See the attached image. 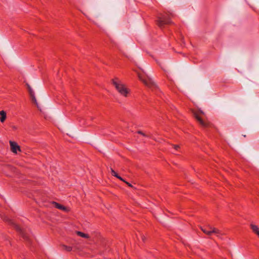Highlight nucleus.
<instances>
[{"mask_svg":"<svg viewBox=\"0 0 259 259\" xmlns=\"http://www.w3.org/2000/svg\"><path fill=\"white\" fill-rule=\"evenodd\" d=\"M112 83L118 93L125 98L128 97L131 95V90L127 88L118 78L113 79Z\"/></svg>","mask_w":259,"mask_h":259,"instance_id":"nucleus-1","label":"nucleus"},{"mask_svg":"<svg viewBox=\"0 0 259 259\" xmlns=\"http://www.w3.org/2000/svg\"><path fill=\"white\" fill-rule=\"evenodd\" d=\"M157 24L159 27H162L164 25L170 24L171 21H170V17H166L165 15H161L157 18Z\"/></svg>","mask_w":259,"mask_h":259,"instance_id":"nucleus-2","label":"nucleus"},{"mask_svg":"<svg viewBox=\"0 0 259 259\" xmlns=\"http://www.w3.org/2000/svg\"><path fill=\"white\" fill-rule=\"evenodd\" d=\"M194 116L195 118H196V119L197 120V121L198 122V123L201 126H202L203 127H208V124H209L206 121H204L202 119V118L200 117L199 113H197V112L194 113Z\"/></svg>","mask_w":259,"mask_h":259,"instance_id":"nucleus-3","label":"nucleus"},{"mask_svg":"<svg viewBox=\"0 0 259 259\" xmlns=\"http://www.w3.org/2000/svg\"><path fill=\"white\" fill-rule=\"evenodd\" d=\"M11 150L12 152L17 153L18 151H21L20 147L15 142L10 141Z\"/></svg>","mask_w":259,"mask_h":259,"instance_id":"nucleus-4","label":"nucleus"},{"mask_svg":"<svg viewBox=\"0 0 259 259\" xmlns=\"http://www.w3.org/2000/svg\"><path fill=\"white\" fill-rule=\"evenodd\" d=\"M53 204L54 205V206L59 209H60L64 212H68L69 211H70V209L69 208V207H66L63 205H61L56 202H53Z\"/></svg>","mask_w":259,"mask_h":259,"instance_id":"nucleus-5","label":"nucleus"},{"mask_svg":"<svg viewBox=\"0 0 259 259\" xmlns=\"http://www.w3.org/2000/svg\"><path fill=\"white\" fill-rule=\"evenodd\" d=\"M27 88H28V91H29V94L32 98V100L33 101V102L36 104L37 107L38 108V106L37 105V101H36V99L35 97V96H34V92L33 91L32 88H31V87L30 86V85H29L28 84H27Z\"/></svg>","mask_w":259,"mask_h":259,"instance_id":"nucleus-6","label":"nucleus"},{"mask_svg":"<svg viewBox=\"0 0 259 259\" xmlns=\"http://www.w3.org/2000/svg\"><path fill=\"white\" fill-rule=\"evenodd\" d=\"M140 79L143 81V82L147 87L152 88L154 85V83L149 79H143L141 77H139Z\"/></svg>","mask_w":259,"mask_h":259,"instance_id":"nucleus-7","label":"nucleus"},{"mask_svg":"<svg viewBox=\"0 0 259 259\" xmlns=\"http://www.w3.org/2000/svg\"><path fill=\"white\" fill-rule=\"evenodd\" d=\"M250 228L252 229V231L255 234L257 235L259 237V228H258V226L256 225H253V224H251Z\"/></svg>","mask_w":259,"mask_h":259,"instance_id":"nucleus-8","label":"nucleus"},{"mask_svg":"<svg viewBox=\"0 0 259 259\" xmlns=\"http://www.w3.org/2000/svg\"><path fill=\"white\" fill-rule=\"evenodd\" d=\"M0 116H1V117H0L1 122H4L6 119V117H7L6 112L4 110L0 111Z\"/></svg>","mask_w":259,"mask_h":259,"instance_id":"nucleus-9","label":"nucleus"},{"mask_svg":"<svg viewBox=\"0 0 259 259\" xmlns=\"http://www.w3.org/2000/svg\"><path fill=\"white\" fill-rule=\"evenodd\" d=\"M16 229L17 231L19 232L23 238L25 239H28V236L25 235L23 232V231L18 226H15Z\"/></svg>","mask_w":259,"mask_h":259,"instance_id":"nucleus-10","label":"nucleus"},{"mask_svg":"<svg viewBox=\"0 0 259 259\" xmlns=\"http://www.w3.org/2000/svg\"><path fill=\"white\" fill-rule=\"evenodd\" d=\"M212 232L213 234H215L217 236L219 237H220L221 236L223 235L220 230L215 228H212Z\"/></svg>","mask_w":259,"mask_h":259,"instance_id":"nucleus-11","label":"nucleus"},{"mask_svg":"<svg viewBox=\"0 0 259 259\" xmlns=\"http://www.w3.org/2000/svg\"><path fill=\"white\" fill-rule=\"evenodd\" d=\"M62 249L66 251H70L72 250V247L70 246H66L65 245H62L61 246Z\"/></svg>","mask_w":259,"mask_h":259,"instance_id":"nucleus-12","label":"nucleus"},{"mask_svg":"<svg viewBox=\"0 0 259 259\" xmlns=\"http://www.w3.org/2000/svg\"><path fill=\"white\" fill-rule=\"evenodd\" d=\"M77 234L78 236H80L81 237H83V238H88L89 237L88 234L83 233H82L81 232H80V231H77Z\"/></svg>","mask_w":259,"mask_h":259,"instance_id":"nucleus-13","label":"nucleus"},{"mask_svg":"<svg viewBox=\"0 0 259 259\" xmlns=\"http://www.w3.org/2000/svg\"><path fill=\"white\" fill-rule=\"evenodd\" d=\"M204 233L208 236L211 235L213 234L212 227H209V231H204Z\"/></svg>","mask_w":259,"mask_h":259,"instance_id":"nucleus-14","label":"nucleus"},{"mask_svg":"<svg viewBox=\"0 0 259 259\" xmlns=\"http://www.w3.org/2000/svg\"><path fill=\"white\" fill-rule=\"evenodd\" d=\"M116 178L119 179L120 180L124 182V180H123L120 176H119L117 173L116 174L115 176H114Z\"/></svg>","mask_w":259,"mask_h":259,"instance_id":"nucleus-15","label":"nucleus"},{"mask_svg":"<svg viewBox=\"0 0 259 259\" xmlns=\"http://www.w3.org/2000/svg\"><path fill=\"white\" fill-rule=\"evenodd\" d=\"M111 173L112 176H115V175L117 172L115 170H114L112 168H111Z\"/></svg>","mask_w":259,"mask_h":259,"instance_id":"nucleus-16","label":"nucleus"},{"mask_svg":"<svg viewBox=\"0 0 259 259\" xmlns=\"http://www.w3.org/2000/svg\"><path fill=\"white\" fill-rule=\"evenodd\" d=\"M201 230L204 232V231H209V227L207 228H201Z\"/></svg>","mask_w":259,"mask_h":259,"instance_id":"nucleus-17","label":"nucleus"},{"mask_svg":"<svg viewBox=\"0 0 259 259\" xmlns=\"http://www.w3.org/2000/svg\"><path fill=\"white\" fill-rule=\"evenodd\" d=\"M173 147L175 150H178L180 146L178 145H173Z\"/></svg>","mask_w":259,"mask_h":259,"instance_id":"nucleus-18","label":"nucleus"},{"mask_svg":"<svg viewBox=\"0 0 259 259\" xmlns=\"http://www.w3.org/2000/svg\"><path fill=\"white\" fill-rule=\"evenodd\" d=\"M138 134H139L142 135V136H145V137H146V136H146V135H145L143 132H142V131H138Z\"/></svg>","mask_w":259,"mask_h":259,"instance_id":"nucleus-19","label":"nucleus"},{"mask_svg":"<svg viewBox=\"0 0 259 259\" xmlns=\"http://www.w3.org/2000/svg\"><path fill=\"white\" fill-rule=\"evenodd\" d=\"M124 182L129 187H133L132 185L131 184L129 183L128 182H126L125 180H124Z\"/></svg>","mask_w":259,"mask_h":259,"instance_id":"nucleus-20","label":"nucleus"},{"mask_svg":"<svg viewBox=\"0 0 259 259\" xmlns=\"http://www.w3.org/2000/svg\"><path fill=\"white\" fill-rule=\"evenodd\" d=\"M141 238H142V240L143 241H145L146 238H145V237L144 236L141 235Z\"/></svg>","mask_w":259,"mask_h":259,"instance_id":"nucleus-21","label":"nucleus"},{"mask_svg":"<svg viewBox=\"0 0 259 259\" xmlns=\"http://www.w3.org/2000/svg\"><path fill=\"white\" fill-rule=\"evenodd\" d=\"M200 113H201V114H204V112H202V111H201V112H200Z\"/></svg>","mask_w":259,"mask_h":259,"instance_id":"nucleus-22","label":"nucleus"}]
</instances>
